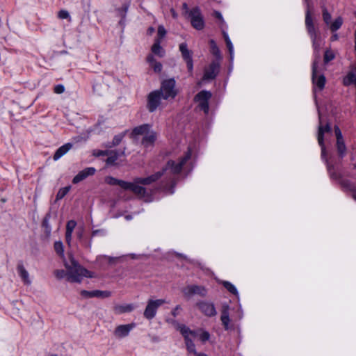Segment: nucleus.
<instances>
[{
    "label": "nucleus",
    "mask_w": 356,
    "mask_h": 356,
    "mask_svg": "<svg viewBox=\"0 0 356 356\" xmlns=\"http://www.w3.org/2000/svg\"><path fill=\"white\" fill-rule=\"evenodd\" d=\"M69 260L63 259L67 270V280L70 282H81L83 277H94L95 274L81 266L72 254H68Z\"/></svg>",
    "instance_id": "f257e3e1"
},
{
    "label": "nucleus",
    "mask_w": 356,
    "mask_h": 356,
    "mask_svg": "<svg viewBox=\"0 0 356 356\" xmlns=\"http://www.w3.org/2000/svg\"><path fill=\"white\" fill-rule=\"evenodd\" d=\"M191 155V153L190 151H188L177 164H175V161H169L167 163L166 166L161 171L157 172L147 177H137L136 178V183L140 184L142 185H150L161 178L164 172L168 169H171L172 172L174 174L179 173L182 169L183 165L190 159Z\"/></svg>",
    "instance_id": "f03ea898"
},
{
    "label": "nucleus",
    "mask_w": 356,
    "mask_h": 356,
    "mask_svg": "<svg viewBox=\"0 0 356 356\" xmlns=\"http://www.w3.org/2000/svg\"><path fill=\"white\" fill-rule=\"evenodd\" d=\"M134 136H142L141 145L145 148L152 147L156 140V133L151 129V127L145 124L135 127L132 131Z\"/></svg>",
    "instance_id": "7ed1b4c3"
},
{
    "label": "nucleus",
    "mask_w": 356,
    "mask_h": 356,
    "mask_svg": "<svg viewBox=\"0 0 356 356\" xmlns=\"http://www.w3.org/2000/svg\"><path fill=\"white\" fill-rule=\"evenodd\" d=\"M114 185H118L123 189L131 190L141 198H144L146 202L151 201V198L148 195L146 188L140 186L141 185L140 184L136 183V179H134L133 183H130L113 178V186Z\"/></svg>",
    "instance_id": "20e7f679"
},
{
    "label": "nucleus",
    "mask_w": 356,
    "mask_h": 356,
    "mask_svg": "<svg viewBox=\"0 0 356 356\" xmlns=\"http://www.w3.org/2000/svg\"><path fill=\"white\" fill-rule=\"evenodd\" d=\"M165 302L166 301L164 299H149L143 312L144 317L147 320L154 318L156 314L158 308Z\"/></svg>",
    "instance_id": "39448f33"
},
{
    "label": "nucleus",
    "mask_w": 356,
    "mask_h": 356,
    "mask_svg": "<svg viewBox=\"0 0 356 356\" xmlns=\"http://www.w3.org/2000/svg\"><path fill=\"white\" fill-rule=\"evenodd\" d=\"M175 87V80L168 79L162 83L160 90H158L161 92V95L163 99H172L177 95V90Z\"/></svg>",
    "instance_id": "423d86ee"
},
{
    "label": "nucleus",
    "mask_w": 356,
    "mask_h": 356,
    "mask_svg": "<svg viewBox=\"0 0 356 356\" xmlns=\"http://www.w3.org/2000/svg\"><path fill=\"white\" fill-rule=\"evenodd\" d=\"M181 292L186 298H189L193 295L205 297L207 293V289L203 286L199 285H188L181 289Z\"/></svg>",
    "instance_id": "0eeeda50"
},
{
    "label": "nucleus",
    "mask_w": 356,
    "mask_h": 356,
    "mask_svg": "<svg viewBox=\"0 0 356 356\" xmlns=\"http://www.w3.org/2000/svg\"><path fill=\"white\" fill-rule=\"evenodd\" d=\"M188 16L191 18L193 27L197 30H201L204 28V23L199 8L195 7L190 10Z\"/></svg>",
    "instance_id": "6e6552de"
},
{
    "label": "nucleus",
    "mask_w": 356,
    "mask_h": 356,
    "mask_svg": "<svg viewBox=\"0 0 356 356\" xmlns=\"http://www.w3.org/2000/svg\"><path fill=\"white\" fill-rule=\"evenodd\" d=\"M163 99L161 92L155 90L149 93L147 99V109L149 112H154L156 110L161 104V99Z\"/></svg>",
    "instance_id": "1a4fd4ad"
},
{
    "label": "nucleus",
    "mask_w": 356,
    "mask_h": 356,
    "mask_svg": "<svg viewBox=\"0 0 356 356\" xmlns=\"http://www.w3.org/2000/svg\"><path fill=\"white\" fill-rule=\"evenodd\" d=\"M211 93L208 91H201L195 97V100L199 102L200 108L204 111L205 113L209 111L208 100L211 98Z\"/></svg>",
    "instance_id": "9d476101"
},
{
    "label": "nucleus",
    "mask_w": 356,
    "mask_h": 356,
    "mask_svg": "<svg viewBox=\"0 0 356 356\" xmlns=\"http://www.w3.org/2000/svg\"><path fill=\"white\" fill-rule=\"evenodd\" d=\"M198 309L207 316H214L216 311L213 303L207 301H200L196 303Z\"/></svg>",
    "instance_id": "9b49d317"
},
{
    "label": "nucleus",
    "mask_w": 356,
    "mask_h": 356,
    "mask_svg": "<svg viewBox=\"0 0 356 356\" xmlns=\"http://www.w3.org/2000/svg\"><path fill=\"white\" fill-rule=\"evenodd\" d=\"M331 127L329 123H326L325 124H323L321 116L319 114V125L318 129V135L317 140L319 145L323 144V141H324V135L325 134H330L331 133Z\"/></svg>",
    "instance_id": "f8f14e48"
},
{
    "label": "nucleus",
    "mask_w": 356,
    "mask_h": 356,
    "mask_svg": "<svg viewBox=\"0 0 356 356\" xmlns=\"http://www.w3.org/2000/svg\"><path fill=\"white\" fill-rule=\"evenodd\" d=\"M305 26L310 37H314L316 30L314 26V18L312 10H306Z\"/></svg>",
    "instance_id": "ddd939ff"
},
{
    "label": "nucleus",
    "mask_w": 356,
    "mask_h": 356,
    "mask_svg": "<svg viewBox=\"0 0 356 356\" xmlns=\"http://www.w3.org/2000/svg\"><path fill=\"white\" fill-rule=\"evenodd\" d=\"M96 169L93 167H89L80 171L72 179L73 184H78L90 176L95 175Z\"/></svg>",
    "instance_id": "4468645a"
},
{
    "label": "nucleus",
    "mask_w": 356,
    "mask_h": 356,
    "mask_svg": "<svg viewBox=\"0 0 356 356\" xmlns=\"http://www.w3.org/2000/svg\"><path fill=\"white\" fill-rule=\"evenodd\" d=\"M180 332L184 337L186 348L188 347V346L193 345V342L192 338H195L197 336V332L191 330L185 325L180 327Z\"/></svg>",
    "instance_id": "2eb2a0df"
},
{
    "label": "nucleus",
    "mask_w": 356,
    "mask_h": 356,
    "mask_svg": "<svg viewBox=\"0 0 356 356\" xmlns=\"http://www.w3.org/2000/svg\"><path fill=\"white\" fill-rule=\"evenodd\" d=\"M312 81L313 83L319 88V89L323 88L325 83V78L323 75L318 76L317 63L316 61L314 62L312 65Z\"/></svg>",
    "instance_id": "dca6fc26"
},
{
    "label": "nucleus",
    "mask_w": 356,
    "mask_h": 356,
    "mask_svg": "<svg viewBox=\"0 0 356 356\" xmlns=\"http://www.w3.org/2000/svg\"><path fill=\"white\" fill-rule=\"evenodd\" d=\"M219 72V64L216 62H213L205 69L203 79H214Z\"/></svg>",
    "instance_id": "f3484780"
},
{
    "label": "nucleus",
    "mask_w": 356,
    "mask_h": 356,
    "mask_svg": "<svg viewBox=\"0 0 356 356\" xmlns=\"http://www.w3.org/2000/svg\"><path fill=\"white\" fill-rule=\"evenodd\" d=\"M134 327V323L119 325L115 328V335L118 338L124 337L129 334V332Z\"/></svg>",
    "instance_id": "a211bd4d"
},
{
    "label": "nucleus",
    "mask_w": 356,
    "mask_h": 356,
    "mask_svg": "<svg viewBox=\"0 0 356 356\" xmlns=\"http://www.w3.org/2000/svg\"><path fill=\"white\" fill-rule=\"evenodd\" d=\"M125 147L120 145L118 148L113 149V165L118 164L124 161Z\"/></svg>",
    "instance_id": "6ab92c4d"
},
{
    "label": "nucleus",
    "mask_w": 356,
    "mask_h": 356,
    "mask_svg": "<svg viewBox=\"0 0 356 356\" xmlns=\"http://www.w3.org/2000/svg\"><path fill=\"white\" fill-rule=\"evenodd\" d=\"M76 225V222L74 220H69L66 225V233H65V240L67 244L70 246L71 241H72V232Z\"/></svg>",
    "instance_id": "aec40b11"
},
{
    "label": "nucleus",
    "mask_w": 356,
    "mask_h": 356,
    "mask_svg": "<svg viewBox=\"0 0 356 356\" xmlns=\"http://www.w3.org/2000/svg\"><path fill=\"white\" fill-rule=\"evenodd\" d=\"M72 147V144L70 143H66L63 146L60 147L54 155V159L55 161L59 159L61 156L65 155L71 148Z\"/></svg>",
    "instance_id": "412c9836"
},
{
    "label": "nucleus",
    "mask_w": 356,
    "mask_h": 356,
    "mask_svg": "<svg viewBox=\"0 0 356 356\" xmlns=\"http://www.w3.org/2000/svg\"><path fill=\"white\" fill-rule=\"evenodd\" d=\"M160 44H161L160 38H156L154 40V43L152 47V52L154 54L162 58L165 55V51L161 47Z\"/></svg>",
    "instance_id": "4be33fe9"
},
{
    "label": "nucleus",
    "mask_w": 356,
    "mask_h": 356,
    "mask_svg": "<svg viewBox=\"0 0 356 356\" xmlns=\"http://www.w3.org/2000/svg\"><path fill=\"white\" fill-rule=\"evenodd\" d=\"M128 7L127 5H123L120 8H118L116 10L117 17L119 18L118 24L122 27V29L124 27V19L126 17Z\"/></svg>",
    "instance_id": "5701e85b"
},
{
    "label": "nucleus",
    "mask_w": 356,
    "mask_h": 356,
    "mask_svg": "<svg viewBox=\"0 0 356 356\" xmlns=\"http://www.w3.org/2000/svg\"><path fill=\"white\" fill-rule=\"evenodd\" d=\"M135 308V306L133 304H127V305H115L114 307V311L116 314H123L127 312H132Z\"/></svg>",
    "instance_id": "b1692460"
},
{
    "label": "nucleus",
    "mask_w": 356,
    "mask_h": 356,
    "mask_svg": "<svg viewBox=\"0 0 356 356\" xmlns=\"http://www.w3.org/2000/svg\"><path fill=\"white\" fill-rule=\"evenodd\" d=\"M147 60L149 63L150 66L154 69V72H160L162 70V65L159 62H156L154 56L149 54L147 57Z\"/></svg>",
    "instance_id": "393cba45"
},
{
    "label": "nucleus",
    "mask_w": 356,
    "mask_h": 356,
    "mask_svg": "<svg viewBox=\"0 0 356 356\" xmlns=\"http://www.w3.org/2000/svg\"><path fill=\"white\" fill-rule=\"evenodd\" d=\"M220 319H221L222 323L225 329L227 330L229 328V323L227 306L223 307Z\"/></svg>",
    "instance_id": "a878e982"
},
{
    "label": "nucleus",
    "mask_w": 356,
    "mask_h": 356,
    "mask_svg": "<svg viewBox=\"0 0 356 356\" xmlns=\"http://www.w3.org/2000/svg\"><path fill=\"white\" fill-rule=\"evenodd\" d=\"M179 50L184 60L192 59V52L188 49L186 43H181L179 44Z\"/></svg>",
    "instance_id": "bb28decb"
},
{
    "label": "nucleus",
    "mask_w": 356,
    "mask_h": 356,
    "mask_svg": "<svg viewBox=\"0 0 356 356\" xmlns=\"http://www.w3.org/2000/svg\"><path fill=\"white\" fill-rule=\"evenodd\" d=\"M18 272L23 280L24 282L26 284H29L31 283V281L29 280V273L26 271V270L24 268V267L22 265L18 266Z\"/></svg>",
    "instance_id": "cd10ccee"
},
{
    "label": "nucleus",
    "mask_w": 356,
    "mask_h": 356,
    "mask_svg": "<svg viewBox=\"0 0 356 356\" xmlns=\"http://www.w3.org/2000/svg\"><path fill=\"white\" fill-rule=\"evenodd\" d=\"M336 146H337V152H338L339 155L341 157L344 156L346 153V145L344 143V140L343 139L337 140Z\"/></svg>",
    "instance_id": "c85d7f7f"
},
{
    "label": "nucleus",
    "mask_w": 356,
    "mask_h": 356,
    "mask_svg": "<svg viewBox=\"0 0 356 356\" xmlns=\"http://www.w3.org/2000/svg\"><path fill=\"white\" fill-rule=\"evenodd\" d=\"M70 186H66V187L60 188L56 194V201H58V200H61L62 198H63L66 195V194L70 191Z\"/></svg>",
    "instance_id": "c756f323"
},
{
    "label": "nucleus",
    "mask_w": 356,
    "mask_h": 356,
    "mask_svg": "<svg viewBox=\"0 0 356 356\" xmlns=\"http://www.w3.org/2000/svg\"><path fill=\"white\" fill-rule=\"evenodd\" d=\"M343 24V19L341 17H338L333 23L330 25V29L332 31H336L338 30Z\"/></svg>",
    "instance_id": "7c9ffc66"
},
{
    "label": "nucleus",
    "mask_w": 356,
    "mask_h": 356,
    "mask_svg": "<svg viewBox=\"0 0 356 356\" xmlns=\"http://www.w3.org/2000/svg\"><path fill=\"white\" fill-rule=\"evenodd\" d=\"M124 135V133H120L115 136L114 138L113 139V148L115 146L120 145L122 143Z\"/></svg>",
    "instance_id": "2f4dec72"
},
{
    "label": "nucleus",
    "mask_w": 356,
    "mask_h": 356,
    "mask_svg": "<svg viewBox=\"0 0 356 356\" xmlns=\"http://www.w3.org/2000/svg\"><path fill=\"white\" fill-rule=\"evenodd\" d=\"M54 248L57 254H58L60 257H64L63 245L60 241H57L54 243Z\"/></svg>",
    "instance_id": "473e14b6"
},
{
    "label": "nucleus",
    "mask_w": 356,
    "mask_h": 356,
    "mask_svg": "<svg viewBox=\"0 0 356 356\" xmlns=\"http://www.w3.org/2000/svg\"><path fill=\"white\" fill-rule=\"evenodd\" d=\"M95 297L105 298L110 296V292L108 291H100V290H94Z\"/></svg>",
    "instance_id": "72a5a7b5"
},
{
    "label": "nucleus",
    "mask_w": 356,
    "mask_h": 356,
    "mask_svg": "<svg viewBox=\"0 0 356 356\" xmlns=\"http://www.w3.org/2000/svg\"><path fill=\"white\" fill-rule=\"evenodd\" d=\"M222 284L229 292L233 294H237V290L232 284L227 281H224Z\"/></svg>",
    "instance_id": "f704fd0d"
},
{
    "label": "nucleus",
    "mask_w": 356,
    "mask_h": 356,
    "mask_svg": "<svg viewBox=\"0 0 356 356\" xmlns=\"http://www.w3.org/2000/svg\"><path fill=\"white\" fill-rule=\"evenodd\" d=\"M209 43H210L211 53L213 55L218 56L220 55V50H219L218 47H217V44H216V42L213 40H210Z\"/></svg>",
    "instance_id": "c9c22d12"
},
{
    "label": "nucleus",
    "mask_w": 356,
    "mask_h": 356,
    "mask_svg": "<svg viewBox=\"0 0 356 356\" xmlns=\"http://www.w3.org/2000/svg\"><path fill=\"white\" fill-rule=\"evenodd\" d=\"M49 214H47L46 217L44 218L42 222V226L45 229V232L49 235L51 232V228L49 225Z\"/></svg>",
    "instance_id": "e433bc0d"
},
{
    "label": "nucleus",
    "mask_w": 356,
    "mask_h": 356,
    "mask_svg": "<svg viewBox=\"0 0 356 356\" xmlns=\"http://www.w3.org/2000/svg\"><path fill=\"white\" fill-rule=\"evenodd\" d=\"M334 58V54L331 50H326L324 54L325 63H328Z\"/></svg>",
    "instance_id": "4c0bfd02"
},
{
    "label": "nucleus",
    "mask_w": 356,
    "mask_h": 356,
    "mask_svg": "<svg viewBox=\"0 0 356 356\" xmlns=\"http://www.w3.org/2000/svg\"><path fill=\"white\" fill-rule=\"evenodd\" d=\"M311 39L312 40L313 47L315 50H318L320 48V42H319V38L317 35V33H315L314 37H311Z\"/></svg>",
    "instance_id": "58836bf2"
},
{
    "label": "nucleus",
    "mask_w": 356,
    "mask_h": 356,
    "mask_svg": "<svg viewBox=\"0 0 356 356\" xmlns=\"http://www.w3.org/2000/svg\"><path fill=\"white\" fill-rule=\"evenodd\" d=\"M198 332L197 331H196ZM197 336H200V339L202 342H205L209 339L210 334L207 331H201V333H197Z\"/></svg>",
    "instance_id": "ea45409f"
},
{
    "label": "nucleus",
    "mask_w": 356,
    "mask_h": 356,
    "mask_svg": "<svg viewBox=\"0 0 356 356\" xmlns=\"http://www.w3.org/2000/svg\"><path fill=\"white\" fill-rule=\"evenodd\" d=\"M165 33H166V31H165V28L161 25L159 26L158 27L156 38H160V42H161V40H162L163 38L165 36Z\"/></svg>",
    "instance_id": "a19ab883"
},
{
    "label": "nucleus",
    "mask_w": 356,
    "mask_h": 356,
    "mask_svg": "<svg viewBox=\"0 0 356 356\" xmlns=\"http://www.w3.org/2000/svg\"><path fill=\"white\" fill-rule=\"evenodd\" d=\"M54 275L58 279H62L65 277L67 278V270L65 271L64 270H56L54 271Z\"/></svg>",
    "instance_id": "79ce46f5"
},
{
    "label": "nucleus",
    "mask_w": 356,
    "mask_h": 356,
    "mask_svg": "<svg viewBox=\"0 0 356 356\" xmlns=\"http://www.w3.org/2000/svg\"><path fill=\"white\" fill-rule=\"evenodd\" d=\"M323 19L327 24H330L331 20V15L327 12L326 9H324L323 11Z\"/></svg>",
    "instance_id": "37998d69"
},
{
    "label": "nucleus",
    "mask_w": 356,
    "mask_h": 356,
    "mask_svg": "<svg viewBox=\"0 0 356 356\" xmlns=\"http://www.w3.org/2000/svg\"><path fill=\"white\" fill-rule=\"evenodd\" d=\"M94 291H88L86 290H83L81 291V295L86 298H93L95 297V294H93Z\"/></svg>",
    "instance_id": "c03bdc74"
},
{
    "label": "nucleus",
    "mask_w": 356,
    "mask_h": 356,
    "mask_svg": "<svg viewBox=\"0 0 356 356\" xmlns=\"http://www.w3.org/2000/svg\"><path fill=\"white\" fill-rule=\"evenodd\" d=\"M54 92L56 94H62L65 91V87L60 84L54 87Z\"/></svg>",
    "instance_id": "a18cd8bd"
},
{
    "label": "nucleus",
    "mask_w": 356,
    "mask_h": 356,
    "mask_svg": "<svg viewBox=\"0 0 356 356\" xmlns=\"http://www.w3.org/2000/svg\"><path fill=\"white\" fill-rule=\"evenodd\" d=\"M334 133L336 135L337 140L343 139L341 131L340 129L339 128V127H337V126L334 127Z\"/></svg>",
    "instance_id": "49530a36"
},
{
    "label": "nucleus",
    "mask_w": 356,
    "mask_h": 356,
    "mask_svg": "<svg viewBox=\"0 0 356 356\" xmlns=\"http://www.w3.org/2000/svg\"><path fill=\"white\" fill-rule=\"evenodd\" d=\"M109 152L108 150L103 151V150H97L95 151L93 153V155L95 156H107L108 155Z\"/></svg>",
    "instance_id": "de8ad7c7"
},
{
    "label": "nucleus",
    "mask_w": 356,
    "mask_h": 356,
    "mask_svg": "<svg viewBox=\"0 0 356 356\" xmlns=\"http://www.w3.org/2000/svg\"><path fill=\"white\" fill-rule=\"evenodd\" d=\"M226 44L229 49V52L230 54V58L232 59L233 58V45H232L230 40H227V42L226 43Z\"/></svg>",
    "instance_id": "09e8293b"
},
{
    "label": "nucleus",
    "mask_w": 356,
    "mask_h": 356,
    "mask_svg": "<svg viewBox=\"0 0 356 356\" xmlns=\"http://www.w3.org/2000/svg\"><path fill=\"white\" fill-rule=\"evenodd\" d=\"M58 16L60 19H66L69 17V13L66 10H60L58 12Z\"/></svg>",
    "instance_id": "8fccbe9b"
},
{
    "label": "nucleus",
    "mask_w": 356,
    "mask_h": 356,
    "mask_svg": "<svg viewBox=\"0 0 356 356\" xmlns=\"http://www.w3.org/2000/svg\"><path fill=\"white\" fill-rule=\"evenodd\" d=\"M186 348L190 353H193L194 355L197 354V351L195 350L194 343L193 345L188 346V347H187Z\"/></svg>",
    "instance_id": "3c124183"
},
{
    "label": "nucleus",
    "mask_w": 356,
    "mask_h": 356,
    "mask_svg": "<svg viewBox=\"0 0 356 356\" xmlns=\"http://www.w3.org/2000/svg\"><path fill=\"white\" fill-rule=\"evenodd\" d=\"M186 62V64H187V67H188V70L190 72H192L193 70V60L192 59H190V60H185Z\"/></svg>",
    "instance_id": "603ef678"
},
{
    "label": "nucleus",
    "mask_w": 356,
    "mask_h": 356,
    "mask_svg": "<svg viewBox=\"0 0 356 356\" xmlns=\"http://www.w3.org/2000/svg\"><path fill=\"white\" fill-rule=\"evenodd\" d=\"M307 6V10H312L313 9V6L312 3V0H305Z\"/></svg>",
    "instance_id": "864d4df0"
},
{
    "label": "nucleus",
    "mask_w": 356,
    "mask_h": 356,
    "mask_svg": "<svg viewBox=\"0 0 356 356\" xmlns=\"http://www.w3.org/2000/svg\"><path fill=\"white\" fill-rule=\"evenodd\" d=\"M102 87V84L101 83H96L94 87H93V89L95 92H97L99 95H100V88Z\"/></svg>",
    "instance_id": "5fc2aeb1"
},
{
    "label": "nucleus",
    "mask_w": 356,
    "mask_h": 356,
    "mask_svg": "<svg viewBox=\"0 0 356 356\" xmlns=\"http://www.w3.org/2000/svg\"><path fill=\"white\" fill-rule=\"evenodd\" d=\"M319 145L321 147V154H322V156H325V155L326 154V149H325L324 141H323V144L322 145Z\"/></svg>",
    "instance_id": "6e6d98bb"
},
{
    "label": "nucleus",
    "mask_w": 356,
    "mask_h": 356,
    "mask_svg": "<svg viewBox=\"0 0 356 356\" xmlns=\"http://www.w3.org/2000/svg\"><path fill=\"white\" fill-rule=\"evenodd\" d=\"M84 246L87 248V249H90L91 248V246H92V242H91V240H90L88 242H85L83 243Z\"/></svg>",
    "instance_id": "4d7b16f0"
},
{
    "label": "nucleus",
    "mask_w": 356,
    "mask_h": 356,
    "mask_svg": "<svg viewBox=\"0 0 356 356\" xmlns=\"http://www.w3.org/2000/svg\"><path fill=\"white\" fill-rule=\"evenodd\" d=\"M102 232V230H99V229H97V230H94L92 231V237H94L96 235H97L98 234H101Z\"/></svg>",
    "instance_id": "13d9d810"
},
{
    "label": "nucleus",
    "mask_w": 356,
    "mask_h": 356,
    "mask_svg": "<svg viewBox=\"0 0 356 356\" xmlns=\"http://www.w3.org/2000/svg\"><path fill=\"white\" fill-rule=\"evenodd\" d=\"M181 308L179 306H177L172 312V315L175 316L177 314V311L179 310Z\"/></svg>",
    "instance_id": "bf43d9fd"
},
{
    "label": "nucleus",
    "mask_w": 356,
    "mask_h": 356,
    "mask_svg": "<svg viewBox=\"0 0 356 356\" xmlns=\"http://www.w3.org/2000/svg\"><path fill=\"white\" fill-rule=\"evenodd\" d=\"M183 9L185 10L186 13H188L189 15V12L188 10V5L186 3H184L182 5Z\"/></svg>",
    "instance_id": "052dcab7"
},
{
    "label": "nucleus",
    "mask_w": 356,
    "mask_h": 356,
    "mask_svg": "<svg viewBox=\"0 0 356 356\" xmlns=\"http://www.w3.org/2000/svg\"><path fill=\"white\" fill-rule=\"evenodd\" d=\"M154 32V29L153 27H149L148 29H147V33L149 35H152L153 33Z\"/></svg>",
    "instance_id": "680f3d73"
},
{
    "label": "nucleus",
    "mask_w": 356,
    "mask_h": 356,
    "mask_svg": "<svg viewBox=\"0 0 356 356\" xmlns=\"http://www.w3.org/2000/svg\"><path fill=\"white\" fill-rule=\"evenodd\" d=\"M215 16L219 19H222V15L219 12H215Z\"/></svg>",
    "instance_id": "e2e57ef3"
},
{
    "label": "nucleus",
    "mask_w": 356,
    "mask_h": 356,
    "mask_svg": "<svg viewBox=\"0 0 356 356\" xmlns=\"http://www.w3.org/2000/svg\"><path fill=\"white\" fill-rule=\"evenodd\" d=\"M171 13H172V17L174 18H176L177 17V14L175 13L174 9H171Z\"/></svg>",
    "instance_id": "0e129e2a"
},
{
    "label": "nucleus",
    "mask_w": 356,
    "mask_h": 356,
    "mask_svg": "<svg viewBox=\"0 0 356 356\" xmlns=\"http://www.w3.org/2000/svg\"><path fill=\"white\" fill-rule=\"evenodd\" d=\"M223 36H224L225 40V42L227 43V40H229V38L227 34L226 33H225V32L223 33Z\"/></svg>",
    "instance_id": "69168bd1"
},
{
    "label": "nucleus",
    "mask_w": 356,
    "mask_h": 356,
    "mask_svg": "<svg viewBox=\"0 0 356 356\" xmlns=\"http://www.w3.org/2000/svg\"><path fill=\"white\" fill-rule=\"evenodd\" d=\"M77 236L79 239H81L82 236H83V232L81 231L80 232H78L77 233Z\"/></svg>",
    "instance_id": "338daca9"
},
{
    "label": "nucleus",
    "mask_w": 356,
    "mask_h": 356,
    "mask_svg": "<svg viewBox=\"0 0 356 356\" xmlns=\"http://www.w3.org/2000/svg\"><path fill=\"white\" fill-rule=\"evenodd\" d=\"M195 355L196 356H208L207 355L204 354V353H199L197 352V354H195Z\"/></svg>",
    "instance_id": "774afa93"
}]
</instances>
